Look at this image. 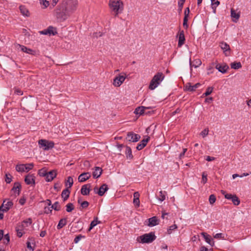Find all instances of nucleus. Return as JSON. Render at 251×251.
Returning <instances> with one entry per match:
<instances>
[{"label":"nucleus","mask_w":251,"mask_h":251,"mask_svg":"<svg viewBox=\"0 0 251 251\" xmlns=\"http://www.w3.org/2000/svg\"><path fill=\"white\" fill-rule=\"evenodd\" d=\"M62 8V13H57V18L66 20L76 9L78 5L77 0H63L61 3Z\"/></svg>","instance_id":"1"},{"label":"nucleus","mask_w":251,"mask_h":251,"mask_svg":"<svg viewBox=\"0 0 251 251\" xmlns=\"http://www.w3.org/2000/svg\"><path fill=\"white\" fill-rule=\"evenodd\" d=\"M108 6L115 17L118 16L124 10V4L122 0H109Z\"/></svg>","instance_id":"2"},{"label":"nucleus","mask_w":251,"mask_h":251,"mask_svg":"<svg viewBox=\"0 0 251 251\" xmlns=\"http://www.w3.org/2000/svg\"><path fill=\"white\" fill-rule=\"evenodd\" d=\"M164 77L165 75L162 73L158 72L156 74L150 82L149 86V89L151 90H154L160 84Z\"/></svg>","instance_id":"3"},{"label":"nucleus","mask_w":251,"mask_h":251,"mask_svg":"<svg viewBox=\"0 0 251 251\" xmlns=\"http://www.w3.org/2000/svg\"><path fill=\"white\" fill-rule=\"evenodd\" d=\"M31 223V219L28 218L19 224L16 227L17 236L19 237H22L23 234L25 233V230L26 229V227L29 226Z\"/></svg>","instance_id":"4"},{"label":"nucleus","mask_w":251,"mask_h":251,"mask_svg":"<svg viewBox=\"0 0 251 251\" xmlns=\"http://www.w3.org/2000/svg\"><path fill=\"white\" fill-rule=\"evenodd\" d=\"M156 238L154 234L152 232L146 233L143 235L140 236L137 238V241L142 244L150 243L153 241Z\"/></svg>","instance_id":"5"},{"label":"nucleus","mask_w":251,"mask_h":251,"mask_svg":"<svg viewBox=\"0 0 251 251\" xmlns=\"http://www.w3.org/2000/svg\"><path fill=\"white\" fill-rule=\"evenodd\" d=\"M40 148H43L45 151L49 150L54 147V143L51 141H48L45 139H41L38 141Z\"/></svg>","instance_id":"6"},{"label":"nucleus","mask_w":251,"mask_h":251,"mask_svg":"<svg viewBox=\"0 0 251 251\" xmlns=\"http://www.w3.org/2000/svg\"><path fill=\"white\" fill-rule=\"evenodd\" d=\"M126 77V74L124 73H122L116 76L113 82V85L115 87H119L124 82Z\"/></svg>","instance_id":"7"},{"label":"nucleus","mask_w":251,"mask_h":251,"mask_svg":"<svg viewBox=\"0 0 251 251\" xmlns=\"http://www.w3.org/2000/svg\"><path fill=\"white\" fill-rule=\"evenodd\" d=\"M222 193L224 195L226 199L231 200L234 205L237 206L240 204V201L236 195L226 193L224 191H222Z\"/></svg>","instance_id":"8"},{"label":"nucleus","mask_w":251,"mask_h":251,"mask_svg":"<svg viewBox=\"0 0 251 251\" xmlns=\"http://www.w3.org/2000/svg\"><path fill=\"white\" fill-rule=\"evenodd\" d=\"M39 32L41 34L48 35L49 36L55 35L57 33L56 28L52 26H50L47 29L40 31Z\"/></svg>","instance_id":"9"},{"label":"nucleus","mask_w":251,"mask_h":251,"mask_svg":"<svg viewBox=\"0 0 251 251\" xmlns=\"http://www.w3.org/2000/svg\"><path fill=\"white\" fill-rule=\"evenodd\" d=\"M140 138L139 134H135L133 132H128L127 134L126 139L129 142H136Z\"/></svg>","instance_id":"10"},{"label":"nucleus","mask_w":251,"mask_h":251,"mask_svg":"<svg viewBox=\"0 0 251 251\" xmlns=\"http://www.w3.org/2000/svg\"><path fill=\"white\" fill-rule=\"evenodd\" d=\"M220 47L221 49L223 50L226 56H229L230 54V47L226 42H222L220 43Z\"/></svg>","instance_id":"11"},{"label":"nucleus","mask_w":251,"mask_h":251,"mask_svg":"<svg viewBox=\"0 0 251 251\" xmlns=\"http://www.w3.org/2000/svg\"><path fill=\"white\" fill-rule=\"evenodd\" d=\"M56 171L53 170L48 172L45 178L46 181L50 182L56 176Z\"/></svg>","instance_id":"12"},{"label":"nucleus","mask_w":251,"mask_h":251,"mask_svg":"<svg viewBox=\"0 0 251 251\" xmlns=\"http://www.w3.org/2000/svg\"><path fill=\"white\" fill-rule=\"evenodd\" d=\"M200 86L201 84L200 83H197L193 85H192L190 83H187L185 84L184 87L185 90L190 92H193Z\"/></svg>","instance_id":"13"},{"label":"nucleus","mask_w":251,"mask_h":251,"mask_svg":"<svg viewBox=\"0 0 251 251\" xmlns=\"http://www.w3.org/2000/svg\"><path fill=\"white\" fill-rule=\"evenodd\" d=\"M25 181L27 185H34L35 184V176L34 175L28 174L25 177Z\"/></svg>","instance_id":"14"},{"label":"nucleus","mask_w":251,"mask_h":251,"mask_svg":"<svg viewBox=\"0 0 251 251\" xmlns=\"http://www.w3.org/2000/svg\"><path fill=\"white\" fill-rule=\"evenodd\" d=\"M215 68L217 69L220 72L224 74L226 73L228 69L229 68L228 66L226 64H220L217 62L216 64Z\"/></svg>","instance_id":"15"},{"label":"nucleus","mask_w":251,"mask_h":251,"mask_svg":"<svg viewBox=\"0 0 251 251\" xmlns=\"http://www.w3.org/2000/svg\"><path fill=\"white\" fill-rule=\"evenodd\" d=\"M13 204V202L10 201H3V203L1 206V208H2V210L3 211L6 212L10 208V207L12 206Z\"/></svg>","instance_id":"16"},{"label":"nucleus","mask_w":251,"mask_h":251,"mask_svg":"<svg viewBox=\"0 0 251 251\" xmlns=\"http://www.w3.org/2000/svg\"><path fill=\"white\" fill-rule=\"evenodd\" d=\"M231 17L232 18V21L234 23H236L240 16V12H237L236 10H235L234 9L231 8Z\"/></svg>","instance_id":"17"},{"label":"nucleus","mask_w":251,"mask_h":251,"mask_svg":"<svg viewBox=\"0 0 251 251\" xmlns=\"http://www.w3.org/2000/svg\"><path fill=\"white\" fill-rule=\"evenodd\" d=\"M90 177L91 174L90 173H83L79 176L78 180L79 182H83L88 179Z\"/></svg>","instance_id":"18"},{"label":"nucleus","mask_w":251,"mask_h":251,"mask_svg":"<svg viewBox=\"0 0 251 251\" xmlns=\"http://www.w3.org/2000/svg\"><path fill=\"white\" fill-rule=\"evenodd\" d=\"M185 40L184 31L183 30L180 31L178 34V47H181L184 44Z\"/></svg>","instance_id":"19"},{"label":"nucleus","mask_w":251,"mask_h":251,"mask_svg":"<svg viewBox=\"0 0 251 251\" xmlns=\"http://www.w3.org/2000/svg\"><path fill=\"white\" fill-rule=\"evenodd\" d=\"M150 140V137L147 136L146 138L143 139L141 142L138 144L136 149L140 151L143 149L147 145Z\"/></svg>","instance_id":"20"},{"label":"nucleus","mask_w":251,"mask_h":251,"mask_svg":"<svg viewBox=\"0 0 251 251\" xmlns=\"http://www.w3.org/2000/svg\"><path fill=\"white\" fill-rule=\"evenodd\" d=\"M201 235L205 239V241L209 244L211 246H213L214 245V242L213 239L211 238V236L207 234L206 233L202 232L201 233Z\"/></svg>","instance_id":"21"},{"label":"nucleus","mask_w":251,"mask_h":251,"mask_svg":"<svg viewBox=\"0 0 251 251\" xmlns=\"http://www.w3.org/2000/svg\"><path fill=\"white\" fill-rule=\"evenodd\" d=\"M90 185L89 184L83 185L81 189L82 195L86 196L89 194Z\"/></svg>","instance_id":"22"},{"label":"nucleus","mask_w":251,"mask_h":251,"mask_svg":"<svg viewBox=\"0 0 251 251\" xmlns=\"http://www.w3.org/2000/svg\"><path fill=\"white\" fill-rule=\"evenodd\" d=\"M149 108V107L139 106L135 109L134 113L136 115H142L144 114L145 110Z\"/></svg>","instance_id":"23"},{"label":"nucleus","mask_w":251,"mask_h":251,"mask_svg":"<svg viewBox=\"0 0 251 251\" xmlns=\"http://www.w3.org/2000/svg\"><path fill=\"white\" fill-rule=\"evenodd\" d=\"M108 190V187L107 185L106 184H103L100 187V188L99 189V190L97 191V194L100 196H102Z\"/></svg>","instance_id":"24"},{"label":"nucleus","mask_w":251,"mask_h":251,"mask_svg":"<svg viewBox=\"0 0 251 251\" xmlns=\"http://www.w3.org/2000/svg\"><path fill=\"white\" fill-rule=\"evenodd\" d=\"M149 224H148L149 226H153L156 225H157L158 223V220L156 217H153L148 219Z\"/></svg>","instance_id":"25"},{"label":"nucleus","mask_w":251,"mask_h":251,"mask_svg":"<svg viewBox=\"0 0 251 251\" xmlns=\"http://www.w3.org/2000/svg\"><path fill=\"white\" fill-rule=\"evenodd\" d=\"M102 170L99 167H96L95 170L93 172V176L94 178H97L99 177L101 175Z\"/></svg>","instance_id":"26"},{"label":"nucleus","mask_w":251,"mask_h":251,"mask_svg":"<svg viewBox=\"0 0 251 251\" xmlns=\"http://www.w3.org/2000/svg\"><path fill=\"white\" fill-rule=\"evenodd\" d=\"M18 46L21 49V50L22 51H23L24 52H26V53H27L28 54H34V53L35 52L32 50H31L30 49H29V48H26V47H25L24 46L20 45H18Z\"/></svg>","instance_id":"27"},{"label":"nucleus","mask_w":251,"mask_h":251,"mask_svg":"<svg viewBox=\"0 0 251 251\" xmlns=\"http://www.w3.org/2000/svg\"><path fill=\"white\" fill-rule=\"evenodd\" d=\"M19 9L21 14L26 17H28L30 15V13L28 9L25 6L21 5L19 7Z\"/></svg>","instance_id":"28"},{"label":"nucleus","mask_w":251,"mask_h":251,"mask_svg":"<svg viewBox=\"0 0 251 251\" xmlns=\"http://www.w3.org/2000/svg\"><path fill=\"white\" fill-rule=\"evenodd\" d=\"M201 64V61L200 59H195L193 63L191 62V60L190 59V67H194L195 68H198L200 66Z\"/></svg>","instance_id":"29"},{"label":"nucleus","mask_w":251,"mask_h":251,"mask_svg":"<svg viewBox=\"0 0 251 251\" xmlns=\"http://www.w3.org/2000/svg\"><path fill=\"white\" fill-rule=\"evenodd\" d=\"M70 194V191L68 188H66L62 191L61 197L63 199L64 201H66L69 198Z\"/></svg>","instance_id":"30"},{"label":"nucleus","mask_w":251,"mask_h":251,"mask_svg":"<svg viewBox=\"0 0 251 251\" xmlns=\"http://www.w3.org/2000/svg\"><path fill=\"white\" fill-rule=\"evenodd\" d=\"M74 181L72 176H68L65 181V186L67 188H70L73 185Z\"/></svg>","instance_id":"31"},{"label":"nucleus","mask_w":251,"mask_h":251,"mask_svg":"<svg viewBox=\"0 0 251 251\" xmlns=\"http://www.w3.org/2000/svg\"><path fill=\"white\" fill-rule=\"evenodd\" d=\"M125 153L127 159L131 160L133 158L131 149L129 147L126 146V147Z\"/></svg>","instance_id":"32"},{"label":"nucleus","mask_w":251,"mask_h":251,"mask_svg":"<svg viewBox=\"0 0 251 251\" xmlns=\"http://www.w3.org/2000/svg\"><path fill=\"white\" fill-rule=\"evenodd\" d=\"M21 189V185L19 183L16 182L14 183V185L12 189V190L14 191L17 195H19L20 191Z\"/></svg>","instance_id":"33"},{"label":"nucleus","mask_w":251,"mask_h":251,"mask_svg":"<svg viewBox=\"0 0 251 251\" xmlns=\"http://www.w3.org/2000/svg\"><path fill=\"white\" fill-rule=\"evenodd\" d=\"M100 223V222L98 221V218L96 217L94 218V220L91 222L90 224V227L88 229V231H91V230L96 226H97L98 224Z\"/></svg>","instance_id":"34"},{"label":"nucleus","mask_w":251,"mask_h":251,"mask_svg":"<svg viewBox=\"0 0 251 251\" xmlns=\"http://www.w3.org/2000/svg\"><path fill=\"white\" fill-rule=\"evenodd\" d=\"M77 201L82 209L87 208L89 205V202L87 201H82L80 198H78Z\"/></svg>","instance_id":"35"},{"label":"nucleus","mask_w":251,"mask_h":251,"mask_svg":"<svg viewBox=\"0 0 251 251\" xmlns=\"http://www.w3.org/2000/svg\"><path fill=\"white\" fill-rule=\"evenodd\" d=\"M217 63V61L215 62H212L210 65H209L207 68V74H212L213 73L214 71V66H216V64Z\"/></svg>","instance_id":"36"},{"label":"nucleus","mask_w":251,"mask_h":251,"mask_svg":"<svg viewBox=\"0 0 251 251\" xmlns=\"http://www.w3.org/2000/svg\"><path fill=\"white\" fill-rule=\"evenodd\" d=\"M230 67L232 69L237 70L241 68L242 67V65L240 62H234L230 64Z\"/></svg>","instance_id":"37"},{"label":"nucleus","mask_w":251,"mask_h":251,"mask_svg":"<svg viewBox=\"0 0 251 251\" xmlns=\"http://www.w3.org/2000/svg\"><path fill=\"white\" fill-rule=\"evenodd\" d=\"M67 224V220L66 219H61L58 224L57 227L58 229H60L62 228L64 226H65Z\"/></svg>","instance_id":"38"},{"label":"nucleus","mask_w":251,"mask_h":251,"mask_svg":"<svg viewBox=\"0 0 251 251\" xmlns=\"http://www.w3.org/2000/svg\"><path fill=\"white\" fill-rule=\"evenodd\" d=\"M166 192L165 191H160L159 192L158 200L161 201H164L166 199Z\"/></svg>","instance_id":"39"},{"label":"nucleus","mask_w":251,"mask_h":251,"mask_svg":"<svg viewBox=\"0 0 251 251\" xmlns=\"http://www.w3.org/2000/svg\"><path fill=\"white\" fill-rule=\"evenodd\" d=\"M25 164H18L16 166V170L18 172H25Z\"/></svg>","instance_id":"40"},{"label":"nucleus","mask_w":251,"mask_h":251,"mask_svg":"<svg viewBox=\"0 0 251 251\" xmlns=\"http://www.w3.org/2000/svg\"><path fill=\"white\" fill-rule=\"evenodd\" d=\"M40 4L42 6V8H46L49 5V1L47 0H39Z\"/></svg>","instance_id":"41"},{"label":"nucleus","mask_w":251,"mask_h":251,"mask_svg":"<svg viewBox=\"0 0 251 251\" xmlns=\"http://www.w3.org/2000/svg\"><path fill=\"white\" fill-rule=\"evenodd\" d=\"M213 90V87H208L207 88L205 93L202 94L203 96H207L210 95Z\"/></svg>","instance_id":"42"},{"label":"nucleus","mask_w":251,"mask_h":251,"mask_svg":"<svg viewBox=\"0 0 251 251\" xmlns=\"http://www.w3.org/2000/svg\"><path fill=\"white\" fill-rule=\"evenodd\" d=\"M220 4V1L218 0H215L213 2H211V7L213 9L214 13H216V7Z\"/></svg>","instance_id":"43"},{"label":"nucleus","mask_w":251,"mask_h":251,"mask_svg":"<svg viewBox=\"0 0 251 251\" xmlns=\"http://www.w3.org/2000/svg\"><path fill=\"white\" fill-rule=\"evenodd\" d=\"M48 172H47L45 169L43 168V169H40V170H39L38 175L40 176H43V177H45Z\"/></svg>","instance_id":"44"},{"label":"nucleus","mask_w":251,"mask_h":251,"mask_svg":"<svg viewBox=\"0 0 251 251\" xmlns=\"http://www.w3.org/2000/svg\"><path fill=\"white\" fill-rule=\"evenodd\" d=\"M66 211L68 212H71L74 209V206L73 203H68L66 206Z\"/></svg>","instance_id":"45"},{"label":"nucleus","mask_w":251,"mask_h":251,"mask_svg":"<svg viewBox=\"0 0 251 251\" xmlns=\"http://www.w3.org/2000/svg\"><path fill=\"white\" fill-rule=\"evenodd\" d=\"M177 227L176 225L174 224L169 226L167 230V233L168 234H171L172 233V231L176 229Z\"/></svg>","instance_id":"46"},{"label":"nucleus","mask_w":251,"mask_h":251,"mask_svg":"<svg viewBox=\"0 0 251 251\" xmlns=\"http://www.w3.org/2000/svg\"><path fill=\"white\" fill-rule=\"evenodd\" d=\"M25 172H28V171L31 170L34 166V164L33 163L26 164H25Z\"/></svg>","instance_id":"47"},{"label":"nucleus","mask_w":251,"mask_h":251,"mask_svg":"<svg viewBox=\"0 0 251 251\" xmlns=\"http://www.w3.org/2000/svg\"><path fill=\"white\" fill-rule=\"evenodd\" d=\"M51 208L56 211H59L60 209V205H59V202L56 201L51 205Z\"/></svg>","instance_id":"48"},{"label":"nucleus","mask_w":251,"mask_h":251,"mask_svg":"<svg viewBox=\"0 0 251 251\" xmlns=\"http://www.w3.org/2000/svg\"><path fill=\"white\" fill-rule=\"evenodd\" d=\"M216 197L214 195H211L209 198V201L211 204H213L216 201Z\"/></svg>","instance_id":"49"},{"label":"nucleus","mask_w":251,"mask_h":251,"mask_svg":"<svg viewBox=\"0 0 251 251\" xmlns=\"http://www.w3.org/2000/svg\"><path fill=\"white\" fill-rule=\"evenodd\" d=\"M12 176L9 174H6L5 175V180L7 183H10L12 181Z\"/></svg>","instance_id":"50"},{"label":"nucleus","mask_w":251,"mask_h":251,"mask_svg":"<svg viewBox=\"0 0 251 251\" xmlns=\"http://www.w3.org/2000/svg\"><path fill=\"white\" fill-rule=\"evenodd\" d=\"M209 132L208 128H206L203 129L200 133L201 135L204 138L206 137L208 134Z\"/></svg>","instance_id":"51"},{"label":"nucleus","mask_w":251,"mask_h":251,"mask_svg":"<svg viewBox=\"0 0 251 251\" xmlns=\"http://www.w3.org/2000/svg\"><path fill=\"white\" fill-rule=\"evenodd\" d=\"M3 243L4 244H7L10 241V237L8 234H5L3 237Z\"/></svg>","instance_id":"52"},{"label":"nucleus","mask_w":251,"mask_h":251,"mask_svg":"<svg viewBox=\"0 0 251 251\" xmlns=\"http://www.w3.org/2000/svg\"><path fill=\"white\" fill-rule=\"evenodd\" d=\"M214 237L216 239H224L225 238L224 234L222 233H221L216 234L214 235Z\"/></svg>","instance_id":"53"},{"label":"nucleus","mask_w":251,"mask_h":251,"mask_svg":"<svg viewBox=\"0 0 251 251\" xmlns=\"http://www.w3.org/2000/svg\"><path fill=\"white\" fill-rule=\"evenodd\" d=\"M185 0H180L178 2V5L179 8V10L181 11L182 10V8L183 7V5L184 4V3L185 2Z\"/></svg>","instance_id":"54"},{"label":"nucleus","mask_w":251,"mask_h":251,"mask_svg":"<svg viewBox=\"0 0 251 251\" xmlns=\"http://www.w3.org/2000/svg\"><path fill=\"white\" fill-rule=\"evenodd\" d=\"M83 237H84V236H82L81 235L77 236L74 239V242L75 243H77Z\"/></svg>","instance_id":"55"},{"label":"nucleus","mask_w":251,"mask_h":251,"mask_svg":"<svg viewBox=\"0 0 251 251\" xmlns=\"http://www.w3.org/2000/svg\"><path fill=\"white\" fill-rule=\"evenodd\" d=\"M207 175H205V173H203L202 175V182L205 184L207 182Z\"/></svg>","instance_id":"56"},{"label":"nucleus","mask_w":251,"mask_h":251,"mask_svg":"<svg viewBox=\"0 0 251 251\" xmlns=\"http://www.w3.org/2000/svg\"><path fill=\"white\" fill-rule=\"evenodd\" d=\"M14 93L18 95H22L23 94L21 90L17 88H15Z\"/></svg>","instance_id":"57"},{"label":"nucleus","mask_w":251,"mask_h":251,"mask_svg":"<svg viewBox=\"0 0 251 251\" xmlns=\"http://www.w3.org/2000/svg\"><path fill=\"white\" fill-rule=\"evenodd\" d=\"M52 211V208L51 207H45L44 208V212L46 214L50 213Z\"/></svg>","instance_id":"58"},{"label":"nucleus","mask_w":251,"mask_h":251,"mask_svg":"<svg viewBox=\"0 0 251 251\" xmlns=\"http://www.w3.org/2000/svg\"><path fill=\"white\" fill-rule=\"evenodd\" d=\"M187 22H188V19L187 18V17H184L183 25L185 28H187L188 27V25L187 24Z\"/></svg>","instance_id":"59"},{"label":"nucleus","mask_w":251,"mask_h":251,"mask_svg":"<svg viewBox=\"0 0 251 251\" xmlns=\"http://www.w3.org/2000/svg\"><path fill=\"white\" fill-rule=\"evenodd\" d=\"M133 203L137 207H139L140 205L139 199H134Z\"/></svg>","instance_id":"60"},{"label":"nucleus","mask_w":251,"mask_h":251,"mask_svg":"<svg viewBox=\"0 0 251 251\" xmlns=\"http://www.w3.org/2000/svg\"><path fill=\"white\" fill-rule=\"evenodd\" d=\"M187 150V149L186 148L183 149V151L179 155V158L180 159H181L182 157H183Z\"/></svg>","instance_id":"61"},{"label":"nucleus","mask_w":251,"mask_h":251,"mask_svg":"<svg viewBox=\"0 0 251 251\" xmlns=\"http://www.w3.org/2000/svg\"><path fill=\"white\" fill-rule=\"evenodd\" d=\"M189 12H190L189 8L188 7H187L185 10V11H184V17H187V18L188 19V17L189 15Z\"/></svg>","instance_id":"62"},{"label":"nucleus","mask_w":251,"mask_h":251,"mask_svg":"<svg viewBox=\"0 0 251 251\" xmlns=\"http://www.w3.org/2000/svg\"><path fill=\"white\" fill-rule=\"evenodd\" d=\"M205 159L207 161H212L215 159V158L214 157L210 156H206Z\"/></svg>","instance_id":"63"},{"label":"nucleus","mask_w":251,"mask_h":251,"mask_svg":"<svg viewBox=\"0 0 251 251\" xmlns=\"http://www.w3.org/2000/svg\"><path fill=\"white\" fill-rule=\"evenodd\" d=\"M134 199H139L140 194L138 192H136L133 194Z\"/></svg>","instance_id":"64"}]
</instances>
